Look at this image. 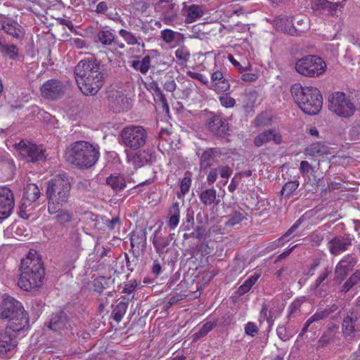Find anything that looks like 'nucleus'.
<instances>
[{
	"mask_svg": "<svg viewBox=\"0 0 360 360\" xmlns=\"http://www.w3.org/2000/svg\"><path fill=\"white\" fill-rule=\"evenodd\" d=\"M74 73L79 89L86 96L96 95L104 84L101 66L95 60H80L75 66Z\"/></svg>",
	"mask_w": 360,
	"mask_h": 360,
	"instance_id": "f257e3e1",
	"label": "nucleus"
},
{
	"mask_svg": "<svg viewBox=\"0 0 360 360\" xmlns=\"http://www.w3.org/2000/svg\"><path fill=\"white\" fill-rule=\"evenodd\" d=\"M71 184L65 174H59L47 182L46 191L48 200V212L50 214L58 211L68 202L70 196Z\"/></svg>",
	"mask_w": 360,
	"mask_h": 360,
	"instance_id": "f03ea898",
	"label": "nucleus"
},
{
	"mask_svg": "<svg viewBox=\"0 0 360 360\" xmlns=\"http://www.w3.org/2000/svg\"><path fill=\"white\" fill-rule=\"evenodd\" d=\"M21 274L18 286L25 290H30L41 285L45 275L41 259L37 256L27 255L21 260Z\"/></svg>",
	"mask_w": 360,
	"mask_h": 360,
	"instance_id": "7ed1b4c3",
	"label": "nucleus"
},
{
	"mask_svg": "<svg viewBox=\"0 0 360 360\" xmlns=\"http://www.w3.org/2000/svg\"><path fill=\"white\" fill-rule=\"evenodd\" d=\"M290 91L295 101L304 113L313 115L321 109L323 98L317 88L302 86L297 83L292 85Z\"/></svg>",
	"mask_w": 360,
	"mask_h": 360,
	"instance_id": "20e7f679",
	"label": "nucleus"
},
{
	"mask_svg": "<svg viewBox=\"0 0 360 360\" xmlns=\"http://www.w3.org/2000/svg\"><path fill=\"white\" fill-rule=\"evenodd\" d=\"M99 151L87 141H76L65 153L66 160L79 168H88L95 165L99 158Z\"/></svg>",
	"mask_w": 360,
	"mask_h": 360,
	"instance_id": "39448f33",
	"label": "nucleus"
},
{
	"mask_svg": "<svg viewBox=\"0 0 360 360\" xmlns=\"http://www.w3.org/2000/svg\"><path fill=\"white\" fill-rule=\"evenodd\" d=\"M26 329L27 321L22 319L18 325L11 321L4 330L0 331L1 358H10L13 355L18 345L17 337Z\"/></svg>",
	"mask_w": 360,
	"mask_h": 360,
	"instance_id": "423d86ee",
	"label": "nucleus"
},
{
	"mask_svg": "<svg viewBox=\"0 0 360 360\" xmlns=\"http://www.w3.org/2000/svg\"><path fill=\"white\" fill-rule=\"evenodd\" d=\"M328 108L336 115L351 117L356 107L360 106V92L355 93L352 97H347L345 93L337 91L332 94L328 98Z\"/></svg>",
	"mask_w": 360,
	"mask_h": 360,
	"instance_id": "0eeeda50",
	"label": "nucleus"
},
{
	"mask_svg": "<svg viewBox=\"0 0 360 360\" xmlns=\"http://www.w3.org/2000/svg\"><path fill=\"white\" fill-rule=\"evenodd\" d=\"M295 69L302 76L318 77L326 72V64L319 56L307 55L296 60Z\"/></svg>",
	"mask_w": 360,
	"mask_h": 360,
	"instance_id": "6e6552de",
	"label": "nucleus"
},
{
	"mask_svg": "<svg viewBox=\"0 0 360 360\" xmlns=\"http://www.w3.org/2000/svg\"><path fill=\"white\" fill-rule=\"evenodd\" d=\"M120 143L131 150H138L145 146L148 139L146 130L139 125H131L120 132Z\"/></svg>",
	"mask_w": 360,
	"mask_h": 360,
	"instance_id": "1a4fd4ad",
	"label": "nucleus"
},
{
	"mask_svg": "<svg viewBox=\"0 0 360 360\" xmlns=\"http://www.w3.org/2000/svg\"><path fill=\"white\" fill-rule=\"evenodd\" d=\"M0 318L9 319L8 323L14 321L18 325L21 322V319H25L27 321V328L29 327V320L21 303L10 296L5 295L0 304Z\"/></svg>",
	"mask_w": 360,
	"mask_h": 360,
	"instance_id": "9d476101",
	"label": "nucleus"
},
{
	"mask_svg": "<svg viewBox=\"0 0 360 360\" xmlns=\"http://www.w3.org/2000/svg\"><path fill=\"white\" fill-rule=\"evenodd\" d=\"M205 126L212 135L226 141H230L229 123L221 115L213 112H207L205 117Z\"/></svg>",
	"mask_w": 360,
	"mask_h": 360,
	"instance_id": "9b49d317",
	"label": "nucleus"
},
{
	"mask_svg": "<svg viewBox=\"0 0 360 360\" xmlns=\"http://www.w3.org/2000/svg\"><path fill=\"white\" fill-rule=\"evenodd\" d=\"M359 316L358 311L352 309L347 312L342 322V335L344 339L349 343L355 340L357 333V330L355 327Z\"/></svg>",
	"mask_w": 360,
	"mask_h": 360,
	"instance_id": "f8f14e48",
	"label": "nucleus"
},
{
	"mask_svg": "<svg viewBox=\"0 0 360 360\" xmlns=\"http://www.w3.org/2000/svg\"><path fill=\"white\" fill-rule=\"evenodd\" d=\"M20 155L27 162H37L46 159L45 150L36 144L32 143H20Z\"/></svg>",
	"mask_w": 360,
	"mask_h": 360,
	"instance_id": "ddd939ff",
	"label": "nucleus"
},
{
	"mask_svg": "<svg viewBox=\"0 0 360 360\" xmlns=\"http://www.w3.org/2000/svg\"><path fill=\"white\" fill-rule=\"evenodd\" d=\"M15 205L12 191L6 187H0V221L7 219L11 214Z\"/></svg>",
	"mask_w": 360,
	"mask_h": 360,
	"instance_id": "4468645a",
	"label": "nucleus"
},
{
	"mask_svg": "<svg viewBox=\"0 0 360 360\" xmlns=\"http://www.w3.org/2000/svg\"><path fill=\"white\" fill-rule=\"evenodd\" d=\"M356 264V259L352 255L344 256L335 268L334 281L340 283L349 274Z\"/></svg>",
	"mask_w": 360,
	"mask_h": 360,
	"instance_id": "2eb2a0df",
	"label": "nucleus"
},
{
	"mask_svg": "<svg viewBox=\"0 0 360 360\" xmlns=\"http://www.w3.org/2000/svg\"><path fill=\"white\" fill-rule=\"evenodd\" d=\"M127 159L134 168H139L145 165L151 164L155 159L153 153L149 150H141L137 152H128L126 150Z\"/></svg>",
	"mask_w": 360,
	"mask_h": 360,
	"instance_id": "dca6fc26",
	"label": "nucleus"
},
{
	"mask_svg": "<svg viewBox=\"0 0 360 360\" xmlns=\"http://www.w3.org/2000/svg\"><path fill=\"white\" fill-rule=\"evenodd\" d=\"M352 240L353 238L349 234L338 236L328 243V248L333 255L337 256L347 250L352 245Z\"/></svg>",
	"mask_w": 360,
	"mask_h": 360,
	"instance_id": "f3484780",
	"label": "nucleus"
},
{
	"mask_svg": "<svg viewBox=\"0 0 360 360\" xmlns=\"http://www.w3.org/2000/svg\"><path fill=\"white\" fill-rule=\"evenodd\" d=\"M173 235L174 233L164 235L162 233L161 228H158L154 231L151 240L156 253L160 257H164L165 254L167 252V250H165V248L169 245Z\"/></svg>",
	"mask_w": 360,
	"mask_h": 360,
	"instance_id": "a211bd4d",
	"label": "nucleus"
},
{
	"mask_svg": "<svg viewBox=\"0 0 360 360\" xmlns=\"http://www.w3.org/2000/svg\"><path fill=\"white\" fill-rule=\"evenodd\" d=\"M332 273V268L326 266L323 271H321L317 278L314 282L309 286V291L311 293L316 297H323L326 295L324 288L328 284V278Z\"/></svg>",
	"mask_w": 360,
	"mask_h": 360,
	"instance_id": "6ab92c4d",
	"label": "nucleus"
},
{
	"mask_svg": "<svg viewBox=\"0 0 360 360\" xmlns=\"http://www.w3.org/2000/svg\"><path fill=\"white\" fill-rule=\"evenodd\" d=\"M40 90L44 97L55 100L63 94V86L58 80L51 79L44 82Z\"/></svg>",
	"mask_w": 360,
	"mask_h": 360,
	"instance_id": "aec40b11",
	"label": "nucleus"
},
{
	"mask_svg": "<svg viewBox=\"0 0 360 360\" xmlns=\"http://www.w3.org/2000/svg\"><path fill=\"white\" fill-rule=\"evenodd\" d=\"M49 328L56 332H60L71 328V322L63 311L53 313L49 321Z\"/></svg>",
	"mask_w": 360,
	"mask_h": 360,
	"instance_id": "412c9836",
	"label": "nucleus"
},
{
	"mask_svg": "<svg viewBox=\"0 0 360 360\" xmlns=\"http://www.w3.org/2000/svg\"><path fill=\"white\" fill-rule=\"evenodd\" d=\"M108 98L111 107L116 112L127 110L129 108L128 98L120 91H110L108 94Z\"/></svg>",
	"mask_w": 360,
	"mask_h": 360,
	"instance_id": "4be33fe9",
	"label": "nucleus"
},
{
	"mask_svg": "<svg viewBox=\"0 0 360 360\" xmlns=\"http://www.w3.org/2000/svg\"><path fill=\"white\" fill-rule=\"evenodd\" d=\"M230 88V84L223 73L216 70L211 75L210 89L217 92H225Z\"/></svg>",
	"mask_w": 360,
	"mask_h": 360,
	"instance_id": "5701e85b",
	"label": "nucleus"
},
{
	"mask_svg": "<svg viewBox=\"0 0 360 360\" xmlns=\"http://www.w3.org/2000/svg\"><path fill=\"white\" fill-rule=\"evenodd\" d=\"M281 135L274 129L266 130L258 134L254 139V144L257 147H260L270 141H274L275 143L278 144L281 142Z\"/></svg>",
	"mask_w": 360,
	"mask_h": 360,
	"instance_id": "b1692460",
	"label": "nucleus"
},
{
	"mask_svg": "<svg viewBox=\"0 0 360 360\" xmlns=\"http://www.w3.org/2000/svg\"><path fill=\"white\" fill-rule=\"evenodd\" d=\"M221 150L219 148H210L205 150L200 155V167L201 169H207L211 167L214 159L219 158Z\"/></svg>",
	"mask_w": 360,
	"mask_h": 360,
	"instance_id": "393cba45",
	"label": "nucleus"
},
{
	"mask_svg": "<svg viewBox=\"0 0 360 360\" xmlns=\"http://www.w3.org/2000/svg\"><path fill=\"white\" fill-rule=\"evenodd\" d=\"M4 31L18 41H21L25 37V30L22 25L11 18L8 19Z\"/></svg>",
	"mask_w": 360,
	"mask_h": 360,
	"instance_id": "a878e982",
	"label": "nucleus"
},
{
	"mask_svg": "<svg viewBox=\"0 0 360 360\" xmlns=\"http://www.w3.org/2000/svg\"><path fill=\"white\" fill-rule=\"evenodd\" d=\"M148 53L150 55L151 68L158 70H165L171 65L170 63L163 60L162 56L158 50H148Z\"/></svg>",
	"mask_w": 360,
	"mask_h": 360,
	"instance_id": "bb28decb",
	"label": "nucleus"
},
{
	"mask_svg": "<svg viewBox=\"0 0 360 360\" xmlns=\"http://www.w3.org/2000/svg\"><path fill=\"white\" fill-rule=\"evenodd\" d=\"M139 58L140 56H135L134 59L129 63H130V66L135 70L139 71L141 73L146 75L151 68L148 51H147V55L143 57L141 60H139Z\"/></svg>",
	"mask_w": 360,
	"mask_h": 360,
	"instance_id": "cd10ccee",
	"label": "nucleus"
},
{
	"mask_svg": "<svg viewBox=\"0 0 360 360\" xmlns=\"http://www.w3.org/2000/svg\"><path fill=\"white\" fill-rule=\"evenodd\" d=\"M95 41L104 46H110L116 44V36L111 30L102 29L97 32Z\"/></svg>",
	"mask_w": 360,
	"mask_h": 360,
	"instance_id": "c85d7f7f",
	"label": "nucleus"
},
{
	"mask_svg": "<svg viewBox=\"0 0 360 360\" xmlns=\"http://www.w3.org/2000/svg\"><path fill=\"white\" fill-rule=\"evenodd\" d=\"M134 296L131 297H123V300L120 301L112 309L111 314L112 318L117 323L120 322L128 308L129 301L132 300Z\"/></svg>",
	"mask_w": 360,
	"mask_h": 360,
	"instance_id": "c756f323",
	"label": "nucleus"
},
{
	"mask_svg": "<svg viewBox=\"0 0 360 360\" xmlns=\"http://www.w3.org/2000/svg\"><path fill=\"white\" fill-rule=\"evenodd\" d=\"M179 203L176 202H174L168 210L167 225L170 229L174 230L177 227L179 223Z\"/></svg>",
	"mask_w": 360,
	"mask_h": 360,
	"instance_id": "7c9ffc66",
	"label": "nucleus"
},
{
	"mask_svg": "<svg viewBox=\"0 0 360 360\" xmlns=\"http://www.w3.org/2000/svg\"><path fill=\"white\" fill-rule=\"evenodd\" d=\"M150 88L154 91V99L155 101L162 105L163 112L169 113V107L167 103V100L161 90L157 82H152L150 84Z\"/></svg>",
	"mask_w": 360,
	"mask_h": 360,
	"instance_id": "2f4dec72",
	"label": "nucleus"
},
{
	"mask_svg": "<svg viewBox=\"0 0 360 360\" xmlns=\"http://www.w3.org/2000/svg\"><path fill=\"white\" fill-rule=\"evenodd\" d=\"M106 184L115 191H120L126 187L125 178L121 174H111L106 179Z\"/></svg>",
	"mask_w": 360,
	"mask_h": 360,
	"instance_id": "473e14b6",
	"label": "nucleus"
},
{
	"mask_svg": "<svg viewBox=\"0 0 360 360\" xmlns=\"http://www.w3.org/2000/svg\"><path fill=\"white\" fill-rule=\"evenodd\" d=\"M199 198L200 202L205 206H210L216 202L217 205L219 200H217V191L214 188H207L202 191L200 195Z\"/></svg>",
	"mask_w": 360,
	"mask_h": 360,
	"instance_id": "72a5a7b5",
	"label": "nucleus"
},
{
	"mask_svg": "<svg viewBox=\"0 0 360 360\" xmlns=\"http://www.w3.org/2000/svg\"><path fill=\"white\" fill-rule=\"evenodd\" d=\"M328 153V147L320 142L314 143L306 148V153L310 156H321Z\"/></svg>",
	"mask_w": 360,
	"mask_h": 360,
	"instance_id": "f704fd0d",
	"label": "nucleus"
},
{
	"mask_svg": "<svg viewBox=\"0 0 360 360\" xmlns=\"http://www.w3.org/2000/svg\"><path fill=\"white\" fill-rule=\"evenodd\" d=\"M54 214H56L54 217L56 221L62 226H65L73 219V213L61 207H58V211Z\"/></svg>",
	"mask_w": 360,
	"mask_h": 360,
	"instance_id": "c9c22d12",
	"label": "nucleus"
},
{
	"mask_svg": "<svg viewBox=\"0 0 360 360\" xmlns=\"http://www.w3.org/2000/svg\"><path fill=\"white\" fill-rule=\"evenodd\" d=\"M260 277V274L257 273H255L253 275L250 276L238 288L237 294L238 296H242L245 293L248 292L252 287L255 284L259 278Z\"/></svg>",
	"mask_w": 360,
	"mask_h": 360,
	"instance_id": "e433bc0d",
	"label": "nucleus"
},
{
	"mask_svg": "<svg viewBox=\"0 0 360 360\" xmlns=\"http://www.w3.org/2000/svg\"><path fill=\"white\" fill-rule=\"evenodd\" d=\"M40 194L38 186L34 184H30L25 188L22 198L34 202L39 199Z\"/></svg>",
	"mask_w": 360,
	"mask_h": 360,
	"instance_id": "4c0bfd02",
	"label": "nucleus"
},
{
	"mask_svg": "<svg viewBox=\"0 0 360 360\" xmlns=\"http://www.w3.org/2000/svg\"><path fill=\"white\" fill-rule=\"evenodd\" d=\"M186 12V22L187 23H191L195 21L198 18L201 17L203 14V12L200 8V6L198 5H191L190 6Z\"/></svg>",
	"mask_w": 360,
	"mask_h": 360,
	"instance_id": "58836bf2",
	"label": "nucleus"
},
{
	"mask_svg": "<svg viewBox=\"0 0 360 360\" xmlns=\"http://www.w3.org/2000/svg\"><path fill=\"white\" fill-rule=\"evenodd\" d=\"M0 54L11 60H16L19 56V51L15 45L6 43L0 51Z\"/></svg>",
	"mask_w": 360,
	"mask_h": 360,
	"instance_id": "ea45409f",
	"label": "nucleus"
},
{
	"mask_svg": "<svg viewBox=\"0 0 360 360\" xmlns=\"http://www.w3.org/2000/svg\"><path fill=\"white\" fill-rule=\"evenodd\" d=\"M34 202L29 201L27 199L22 198L20 205L19 215L21 218L27 219L34 210Z\"/></svg>",
	"mask_w": 360,
	"mask_h": 360,
	"instance_id": "a19ab883",
	"label": "nucleus"
},
{
	"mask_svg": "<svg viewBox=\"0 0 360 360\" xmlns=\"http://www.w3.org/2000/svg\"><path fill=\"white\" fill-rule=\"evenodd\" d=\"M119 34L121 37L123 38V39L128 45H140V40L141 39V37H136L132 32L124 29H121L119 30Z\"/></svg>",
	"mask_w": 360,
	"mask_h": 360,
	"instance_id": "79ce46f5",
	"label": "nucleus"
},
{
	"mask_svg": "<svg viewBox=\"0 0 360 360\" xmlns=\"http://www.w3.org/2000/svg\"><path fill=\"white\" fill-rule=\"evenodd\" d=\"M360 283V270H356L342 285L341 291L347 292L352 287Z\"/></svg>",
	"mask_w": 360,
	"mask_h": 360,
	"instance_id": "37998d69",
	"label": "nucleus"
},
{
	"mask_svg": "<svg viewBox=\"0 0 360 360\" xmlns=\"http://www.w3.org/2000/svg\"><path fill=\"white\" fill-rule=\"evenodd\" d=\"M131 245L134 246H144L146 243V231L141 230L138 232H133L131 236Z\"/></svg>",
	"mask_w": 360,
	"mask_h": 360,
	"instance_id": "c03bdc74",
	"label": "nucleus"
},
{
	"mask_svg": "<svg viewBox=\"0 0 360 360\" xmlns=\"http://www.w3.org/2000/svg\"><path fill=\"white\" fill-rule=\"evenodd\" d=\"M175 56L180 65H185L190 59L191 53L186 46H181L176 50Z\"/></svg>",
	"mask_w": 360,
	"mask_h": 360,
	"instance_id": "a18cd8bd",
	"label": "nucleus"
},
{
	"mask_svg": "<svg viewBox=\"0 0 360 360\" xmlns=\"http://www.w3.org/2000/svg\"><path fill=\"white\" fill-rule=\"evenodd\" d=\"M299 185L300 183L297 180L288 181L281 189V195L289 198L291 194L298 188Z\"/></svg>",
	"mask_w": 360,
	"mask_h": 360,
	"instance_id": "49530a36",
	"label": "nucleus"
},
{
	"mask_svg": "<svg viewBox=\"0 0 360 360\" xmlns=\"http://www.w3.org/2000/svg\"><path fill=\"white\" fill-rule=\"evenodd\" d=\"M334 334L333 328H328L318 341V347H323L333 340Z\"/></svg>",
	"mask_w": 360,
	"mask_h": 360,
	"instance_id": "de8ad7c7",
	"label": "nucleus"
},
{
	"mask_svg": "<svg viewBox=\"0 0 360 360\" xmlns=\"http://www.w3.org/2000/svg\"><path fill=\"white\" fill-rule=\"evenodd\" d=\"M137 285L138 284L136 280H131L128 283L124 284L122 287L121 292L127 294V297H131V296L134 297V294L136 290Z\"/></svg>",
	"mask_w": 360,
	"mask_h": 360,
	"instance_id": "09e8293b",
	"label": "nucleus"
},
{
	"mask_svg": "<svg viewBox=\"0 0 360 360\" xmlns=\"http://www.w3.org/2000/svg\"><path fill=\"white\" fill-rule=\"evenodd\" d=\"M191 185V174L189 172H186L180 184L181 193L183 195H186L189 191Z\"/></svg>",
	"mask_w": 360,
	"mask_h": 360,
	"instance_id": "8fccbe9b",
	"label": "nucleus"
},
{
	"mask_svg": "<svg viewBox=\"0 0 360 360\" xmlns=\"http://www.w3.org/2000/svg\"><path fill=\"white\" fill-rule=\"evenodd\" d=\"M330 2L327 0H313L311 8L321 13H326L328 6H330Z\"/></svg>",
	"mask_w": 360,
	"mask_h": 360,
	"instance_id": "3c124183",
	"label": "nucleus"
},
{
	"mask_svg": "<svg viewBox=\"0 0 360 360\" xmlns=\"http://www.w3.org/2000/svg\"><path fill=\"white\" fill-rule=\"evenodd\" d=\"M161 38L167 44H171L175 39L176 34L180 35L179 33L174 32L169 29H165L161 31Z\"/></svg>",
	"mask_w": 360,
	"mask_h": 360,
	"instance_id": "603ef678",
	"label": "nucleus"
},
{
	"mask_svg": "<svg viewBox=\"0 0 360 360\" xmlns=\"http://www.w3.org/2000/svg\"><path fill=\"white\" fill-rule=\"evenodd\" d=\"M214 326V324L211 322H207L202 326L200 329L194 334V339H199L205 336L210 331H211Z\"/></svg>",
	"mask_w": 360,
	"mask_h": 360,
	"instance_id": "864d4df0",
	"label": "nucleus"
},
{
	"mask_svg": "<svg viewBox=\"0 0 360 360\" xmlns=\"http://www.w3.org/2000/svg\"><path fill=\"white\" fill-rule=\"evenodd\" d=\"M0 167L1 169L13 170L15 167L13 161L7 155L0 154Z\"/></svg>",
	"mask_w": 360,
	"mask_h": 360,
	"instance_id": "5fc2aeb1",
	"label": "nucleus"
},
{
	"mask_svg": "<svg viewBox=\"0 0 360 360\" xmlns=\"http://www.w3.org/2000/svg\"><path fill=\"white\" fill-rule=\"evenodd\" d=\"M194 226V218L193 214H187L186 220L183 221L179 228L180 231H186L191 230Z\"/></svg>",
	"mask_w": 360,
	"mask_h": 360,
	"instance_id": "6e6d98bb",
	"label": "nucleus"
},
{
	"mask_svg": "<svg viewBox=\"0 0 360 360\" xmlns=\"http://www.w3.org/2000/svg\"><path fill=\"white\" fill-rule=\"evenodd\" d=\"M289 23H291L292 26L289 27V29H285V32H288L290 34H294L295 32H303L304 29L307 27V22L306 19H300L297 21V25H304L303 29H297L295 27L294 23L292 22V20L289 21Z\"/></svg>",
	"mask_w": 360,
	"mask_h": 360,
	"instance_id": "4d7b16f0",
	"label": "nucleus"
},
{
	"mask_svg": "<svg viewBox=\"0 0 360 360\" xmlns=\"http://www.w3.org/2000/svg\"><path fill=\"white\" fill-rule=\"evenodd\" d=\"M303 221L304 219L302 217L298 219L294 223V224L284 233V235L278 239V240L283 241L285 240V239L291 237V235L299 228Z\"/></svg>",
	"mask_w": 360,
	"mask_h": 360,
	"instance_id": "13d9d810",
	"label": "nucleus"
},
{
	"mask_svg": "<svg viewBox=\"0 0 360 360\" xmlns=\"http://www.w3.org/2000/svg\"><path fill=\"white\" fill-rule=\"evenodd\" d=\"M276 333L278 338L283 341H288L292 338V335L288 332L284 325L278 326L276 328Z\"/></svg>",
	"mask_w": 360,
	"mask_h": 360,
	"instance_id": "bf43d9fd",
	"label": "nucleus"
},
{
	"mask_svg": "<svg viewBox=\"0 0 360 360\" xmlns=\"http://www.w3.org/2000/svg\"><path fill=\"white\" fill-rule=\"evenodd\" d=\"M219 99L221 105L225 108H232L236 104V100L228 94L219 96Z\"/></svg>",
	"mask_w": 360,
	"mask_h": 360,
	"instance_id": "052dcab7",
	"label": "nucleus"
},
{
	"mask_svg": "<svg viewBox=\"0 0 360 360\" xmlns=\"http://www.w3.org/2000/svg\"><path fill=\"white\" fill-rule=\"evenodd\" d=\"M306 300L305 297H301L294 300L289 306V314L295 313L300 307L301 304Z\"/></svg>",
	"mask_w": 360,
	"mask_h": 360,
	"instance_id": "680f3d73",
	"label": "nucleus"
},
{
	"mask_svg": "<svg viewBox=\"0 0 360 360\" xmlns=\"http://www.w3.org/2000/svg\"><path fill=\"white\" fill-rule=\"evenodd\" d=\"M243 219V216L242 213L238 212H235L233 216H231L229 220L226 222V225L227 226H233L238 223H240Z\"/></svg>",
	"mask_w": 360,
	"mask_h": 360,
	"instance_id": "e2e57ef3",
	"label": "nucleus"
},
{
	"mask_svg": "<svg viewBox=\"0 0 360 360\" xmlns=\"http://www.w3.org/2000/svg\"><path fill=\"white\" fill-rule=\"evenodd\" d=\"M328 315V313L326 311H317L314 314H313L308 320L314 323L315 322L319 321L321 320L324 319Z\"/></svg>",
	"mask_w": 360,
	"mask_h": 360,
	"instance_id": "0e129e2a",
	"label": "nucleus"
},
{
	"mask_svg": "<svg viewBox=\"0 0 360 360\" xmlns=\"http://www.w3.org/2000/svg\"><path fill=\"white\" fill-rule=\"evenodd\" d=\"M162 86L164 89L169 92H174L176 89V84L172 77L166 79L162 84Z\"/></svg>",
	"mask_w": 360,
	"mask_h": 360,
	"instance_id": "69168bd1",
	"label": "nucleus"
},
{
	"mask_svg": "<svg viewBox=\"0 0 360 360\" xmlns=\"http://www.w3.org/2000/svg\"><path fill=\"white\" fill-rule=\"evenodd\" d=\"M271 119L264 115H259L255 120L256 126H267L271 123Z\"/></svg>",
	"mask_w": 360,
	"mask_h": 360,
	"instance_id": "338daca9",
	"label": "nucleus"
},
{
	"mask_svg": "<svg viewBox=\"0 0 360 360\" xmlns=\"http://www.w3.org/2000/svg\"><path fill=\"white\" fill-rule=\"evenodd\" d=\"M245 333L248 335L254 337L258 331L257 326L252 322H248L245 327Z\"/></svg>",
	"mask_w": 360,
	"mask_h": 360,
	"instance_id": "774afa93",
	"label": "nucleus"
}]
</instances>
